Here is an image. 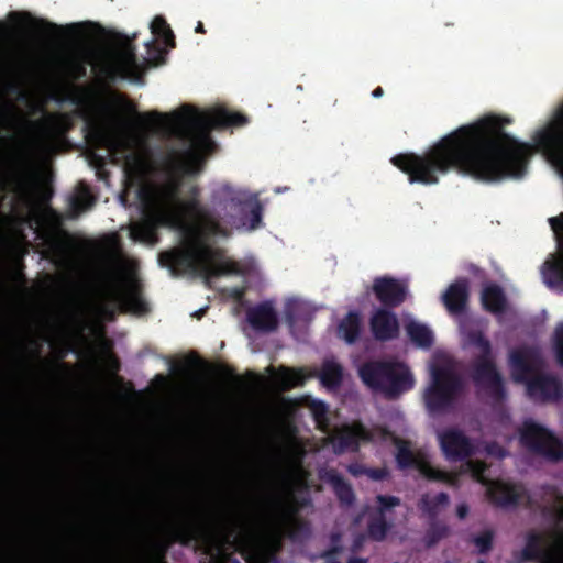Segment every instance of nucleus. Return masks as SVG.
Returning a JSON list of instances; mask_svg holds the SVG:
<instances>
[{"label":"nucleus","mask_w":563,"mask_h":563,"mask_svg":"<svg viewBox=\"0 0 563 563\" xmlns=\"http://www.w3.org/2000/svg\"><path fill=\"white\" fill-rule=\"evenodd\" d=\"M139 119L147 124L163 121L172 128L180 129L190 141V147L179 155L172 150L164 158V165L170 174L165 184L155 188L141 186L137 199L146 209L143 219L130 228L131 239L135 243L157 244V228L166 225L178 229L185 240L176 246L203 247L213 246L219 240L227 239L231 230L222 225L214 212L200 201V188L190 184L181 196L183 176L197 175L203 164V155L211 153L217 146L211 132L217 128L241 126L249 119L227 108H214L199 112L190 104H184L179 111L162 114L151 111L139 114Z\"/></svg>","instance_id":"nucleus-1"},{"label":"nucleus","mask_w":563,"mask_h":563,"mask_svg":"<svg viewBox=\"0 0 563 563\" xmlns=\"http://www.w3.org/2000/svg\"><path fill=\"white\" fill-rule=\"evenodd\" d=\"M511 122L500 115H486L461 125L443 136L422 155L398 154L391 163L406 173L411 184L435 185L452 169L474 179L496 183L520 178L534 153H542L563 179V103L552 119L536 131L532 144L506 133Z\"/></svg>","instance_id":"nucleus-2"},{"label":"nucleus","mask_w":563,"mask_h":563,"mask_svg":"<svg viewBox=\"0 0 563 563\" xmlns=\"http://www.w3.org/2000/svg\"><path fill=\"white\" fill-rule=\"evenodd\" d=\"M22 168L15 176V202L9 212L0 210V227L25 239L24 230L30 229L41 243L24 242L21 244L4 243L0 246H122L118 234H112L104 243H85L75 233L64 227V220L58 211L47 208L38 209L34 200L35 177L30 168V157L23 156ZM4 187L0 184V206L4 200Z\"/></svg>","instance_id":"nucleus-3"},{"label":"nucleus","mask_w":563,"mask_h":563,"mask_svg":"<svg viewBox=\"0 0 563 563\" xmlns=\"http://www.w3.org/2000/svg\"><path fill=\"white\" fill-rule=\"evenodd\" d=\"M311 411L318 427L336 450L355 449L362 441L382 438L397 446V461L401 467L413 466L418 468L420 474L430 479L454 483L455 474L445 473V471H439V468L433 467L427 456L421 452L415 451L409 442L401 441L384 430L367 431L360 423L345 424L333 430L327 418L328 407L322 401H312Z\"/></svg>","instance_id":"nucleus-4"},{"label":"nucleus","mask_w":563,"mask_h":563,"mask_svg":"<svg viewBox=\"0 0 563 563\" xmlns=\"http://www.w3.org/2000/svg\"><path fill=\"white\" fill-rule=\"evenodd\" d=\"M298 527L296 506L289 499H278L262 512L257 528L251 534L244 550L249 563H267L278 550L283 536H294Z\"/></svg>","instance_id":"nucleus-5"},{"label":"nucleus","mask_w":563,"mask_h":563,"mask_svg":"<svg viewBox=\"0 0 563 563\" xmlns=\"http://www.w3.org/2000/svg\"><path fill=\"white\" fill-rule=\"evenodd\" d=\"M158 263L175 275L185 273L206 276L242 274L250 277L257 271L253 263L229 261L214 249H168L159 253Z\"/></svg>","instance_id":"nucleus-6"},{"label":"nucleus","mask_w":563,"mask_h":563,"mask_svg":"<svg viewBox=\"0 0 563 563\" xmlns=\"http://www.w3.org/2000/svg\"><path fill=\"white\" fill-rule=\"evenodd\" d=\"M100 298L111 303L110 316L114 313V309L136 314L147 311V303L139 290L137 264L134 260L123 255H117L111 260Z\"/></svg>","instance_id":"nucleus-7"},{"label":"nucleus","mask_w":563,"mask_h":563,"mask_svg":"<svg viewBox=\"0 0 563 563\" xmlns=\"http://www.w3.org/2000/svg\"><path fill=\"white\" fill-rule=\"evenodd\" d=\"M509 366L514 379L523 383L532 398L547 400L560 395V383L541 375L537 356L532 351H514L509 357Z\"/></svg>","instance_id":"nucleus-8"},{"label":"nucleus","mask_w":563,"mask_h":563,"mask_svg":"<svg viewBox=\"0 0 563 563\" xmlns=\"http://www.w3.org/2000/svg\"><path fill=\"white\" fill-rule=\"evenodd\" d=\"M365 385L388 396H397L413 388L415 378L400 362H372L358 369Z\"/></svg>","instance_id":"nucleus-9"},{"label":"nucleus","mask_w":563,"mask_h":563,"mask_svg":"<svg viewBox=\"0 0 563 563\" xmlns=\"http://www.w3.org/2000/svg\"><path fill=\"white\" fill-rule=\"evenodd\" d=\"M430 384L424 393V401L430 411L443 408L461 388L452 360L444 353L435 354L430 363Z\"/></svg>","instance_id":"nucleus-10"},{"label":"nucleus","mask_w":563,"mask_h":563,"mask_svg":"<svg viewBox=\"0 0 563 563\" xmlns=\"http://www.w3.org/2000/svg\"><path fill=\"white\" fill-rule=\"evenodd\" d=\"M211 202L214 207L225 209L238 208L241 211V225L249 231L262 225L263 206L257 194L234 187L230 184H221L213 189Z\"/></svg>","instance_id":"nucleus-11"},{"label":"nucleus","mask_w":563,"mask_h":563,"mask_svg":"<svg viewBox=\"0 0 563 563\" xmlns=\"http://www.w3.org/2000/svg\"><path fill=\"white\" fill-rule=\"evenodd\" d=\"M73 102L82 106L77 114L84 120V131L88 141L101 147H108L111 153H124L125 145L109 134L106 115L109 114V108L106 104L95 103L84 97H75Z\"/></svg>","instance_id":"nucleus-12"},{"label":"nucleus","mask_w":563,"mask_h":563,"mask_svg":"<svg viewBox=\"0 0 563 563\" xmlns=\"http://www.w3.org/2000/svg\"><path fill=\"white\" fill-rule=\"evenodd\" d=\"M556 523L548 534H531L522 550L523 560L539 558L540 563H563V498L553 508Z\"/></svg>","instance_id":"nucleus-13"},{"label":"nucleus","mask_w":563,"mask_h":563,"mask_svg":"<svg viewBox=\"0 0 563 563\" xmlns=\"http://www.w3.org/2000/svg\"><path fill=\"white\" fill-rule=\"evenodd\" d=\"M100 71L109 82H115L118 79L137 81L142 77L137 48L130 37L123 36L115 48L107 54Z\"/></svg>","instance_id":"nucleus-14"},{"label":"nucleus","mask_w":563,"mask_h":563,"mask_svg":"<svg viewBox=\"0 0 563 563\" xmlns=\"http://www.w3.org/2000/svg\"><path fill=\"white\" fill-rule=\"evenodd\" d=\"M466 471L486 486L488 498L499 507H515L526 500V493L522 486L505 481H487L484 475V464L481 462L468 461Z\"/></svg>","instance_id":"nucleus-15"},{"label":"nucleus","mask_w":563,"mask_h":563,"mask_svg":"<svg viewBox=\"0 0 563 563\" xmlns=\"http://www.w3.org/2000/svg\"><path fill=\"white\" fill-rule=\"evenodd\" d=\"M38 135L31 142V147L38 153H47L60 139L74 128V119L69 113H51L43 119L30 122Z\"/></svg>","instance_id":"nucleus-16"},{"label":"nucleus","mask_w":563,"mask_h":563,"mask_svg":"<svg viewBox=\"0 0 563 563\" xmlns=\"http://www.w3.org/2000/svg\"><path fill=\"white\" fill-rule=\"evenodd\" d=\"M466 344H470L477 356H479L474 372L476 385L492 394L498 395L500 393V376L493 365L489 355V343L481 334H474L468 338Z\"/></svg>","instance_id":"nucleus-17"},{"label":"nucleus","mask_w":563,"mask_h":563,"mask_svg":"<svg viewBox=\"0 0 563 563\" xmlns=\"http://www.w3.org/2000/svg\"><path fill=\"white\" fill-rule=\"evenodd\" d=\"M519 441L527 448L551 459L563 456V443L541 426L533 421L523 422L519 432Z\"/></svg>","instance_id":"nucleus-18"},{"label":"nucleus","mask_w":563,"mask_h":563,"mask_svg":"<svg viewBox=\"0 0 563 563\" xmlns=\"http://www.w3.org/2000/svg\"><path fill=\"white\" fill-rule=\"evenodd\" d=\"M309 376L310 374H307L302 369H271L268 376H258L256 384L261 390L276 391L280 389L294 388V386L302 384L303 380Z\"/></svg>","instance_id":"nucleus-19"},{"label":"nucleus","mask_w":563,"mask_h":563,"mask_svg":"<svg viewBox=\"0 0 563 563\" xmlns=\"http://www.w3.org/2000/svg\"><path fill=\"white\" fill-rule=\"evenodd\" d=\"M438 441L444 456L450 461L463 460L473 453V444L455 429H446L438 433Z\"/></svg>","instance_id":"nucleus-20"},{"label":"nucleus","mask_w":563,"mask_h":563,"mask_svg":"<svg viewBox=\"0 0 563 563\" xmlns=\"http://www.w3.org/2000/svg\"><path fill=\"white\" fill-rule=\"evenodd\" d=\"M543 284L556 291H563V249L551 253L540 267Z\"/></svg>","instance_id":"nucleus-21"},{"label":"nucleus","mask_w":563,"mask_h":563,"mask_svg":"<svg viewBox=\"0 0 563 563\" xmlns=\"http://www.w3.org/2000/svg\"><path fill=\"white\" fill-rule=\"evenodd\" d=\"M376 297L386 305H399L407 295V284L391 277H379L375 280Z\"/></svg>","instance_id":"nucleus-22"},{"label":"nucleus","mask_w":563,"mask_h":563,"mask_svg":"<svg viewBox=\"0 0 563 563\" xmlns=\"http://www.w3.org/2000/svg\"><path fill=\"white\" fill-rule=\"evenodd\" d=\"M371 328L375 338L379 340L391 339L399 332L397 317L386 309L375 311L371 319Z\"/></svg>","instance_id":"nucleus-23"},{"label":"nucleus","mask_w":563,"mask_h":563,"mask_svg":"<svg viewBox=\"0 0 563 563\" xmlns=\"http://www.w3.org/2000/svg\"><path fill=\"white\" fill-rule=\"evenodd\" d=\"M467 300V286L460 279L451 284L441 295V301L451 314L461 313Z\"/></svg>","instance_id":"nucleus-24"},{"label":"nucleus","mask_w":563,"mask_h":563,"mask_svg":"<svg viewBox=\"0 0 563 563\" xmlns=\"http://www.w3.org/2000/svg\"><path fill=\"white\" fill-rule=\"evenodd\" d=\"M402 323L408 336L418 347H428L434 340L433 331L410 314L402 317Z\"/></svg>","instance_id":"nucleus-25"},{"label":"nucleus","mask_w":563,"mask_h":563,"mask_svg":"<svg viewBox=\"0 0 563 563\" xmlns=\"http://www.w3.org/2000/svg\"><path fill=\"white\" fill-rule=\"evenodd\" d=\"M249 320L252 325L262 330H272L277 324V318L272 306L262 305L249 312Z\"/></svg>","instance_id":"nucleus-26"},{"label":"nucleus","mask_w":563,"mask_h":563,"mask_svg":"<svg viewBox=\"0 0 563 563\" xmlns=\"http://www.w3.org/2000/svg\"><path fill=\"white\" fill-rule=\"evenodd\" d=\"M481 299L483 307L494 313H500L507 307L505 297L499 288L494 285H487L484 287Z\"/></svg>","instance_id":"nucleus-27"},{"label":"nucleus","mask_w":563,"mask_h":563,"mask_svg":"<svg viewBox=\"0 0 563 563\" xmlns=\"http://www.w3.org/2000/svg\"><path fill=\"white\" fill-rule=\"evenodd\" d=\"M361 320L360 314L349 312L344 318L339 321V336L347 342H353L360 334Z\"/></svg>","instance_id":"nucleus-28"},{"label":"nucleus","mask_w":563,"mask_h":563,"mask_svg":"<svg viewBox=\"0 0 563 563\" xmlns=\"http://www.w3.org/2000/svg\"><path fill=\"white\" fill-rule=\"evenodd\" d=\"M343 373L338 362L328 360L320 372V380L328 388H334L342 379Z\"/></svg>","instance_id":"nucleus-29"},{"label":"nucleus","mask_w":563,"mask_h":563,"mask_svg":"<svg viewBox=\"0 0 563 563\" xmlns=\"http://www.w3.org/2000/svg\"><path fill=\"white\" fill-rule=\"evenodd\" d=\"M151 30L152 33L162 38L166 45H170L172 48L175 47V35L164 16L156 15L151 23Z\"/></svg>","instance_id":"nucleus-30"},{"label":"nucleus","mask_w":563,"mask_h":563,"mask_svg":"<svg viewBox=\"0 0 563 563\" xmlns=\"http://www.w3.org/2000/svg\"><path fill=\"white\" fill-rule=\"evenodd\" d=\"M10 20L16 23V27L19 30H23L26 27V23L31 25H43L47 31L56 32L57 24H53V22H48L45 20H35L29 12H11L9 14Z\"/></svg>","instance_id":"nucleus-31"},{"label":"nucleus","mask_w":563,"mask_h":563,"mask_svg":"<svg viewBox=\"0 0 563 563\" xmlns=\"http://www.w3.org/2000/svg\"><path fill=\"white\" fill-rule=\"evenodd\" d=\"M96 202L92 192L87 187H81L70 198V207L75 213H78Z\"/></svg>","instance_id":"nucleus-32"},{"label":"nucleus","mask_w":563,"mask_h":563,"mask_svg":"<svg viewBox=\"0 0 563 563\" xmlns=\"http://www.w3.org/2000/svg\"><path fill=\"white\" fill-rule=\"evenodd\" d=\"M553 351L561 366H563V323L555 329L553 336Z\"/></svg>","instance_id":"nucleus-33"},{"label":"nucleus","mask_w":563,"mask_h":563,"mask_svg":"<svg viewBox=\"0 0 563 563\" xmlns=\"http://www.w3.org/2000/svg\"><path fill=\"white\" fill-rule=\"evenodd\" d=\"M549 223L554 233L555 242L559 247L563 246V212L555 218L549 219Z\"/></svg>","instance_id":"nucleus-34"},{"label":"nucleus","mask_w":563,"mask_h":563,"mask_svg":"<svg viewBox=\"0 0 563 563\" xmlns=\"http://www.w3.org/2000/svg\"><path fill=\"white\" fill-rule=\"evenodd\" d=\"M333 487L335 489L336 496L344 503H349L352 499V490L347 484H345L341 478L334 477Z\"/></svg>","instance_id":"nucleus-35"},{"label":"nucleus","mask_w":563,"mask_h":563,"mask_svg":"<svg viewBox=\"0 0 563 563\" xmlns=\"http://www.w3.org/2000/svg\"><path fill=\"white\" fill-rule=\"evenodd\" d=\"M69 69L71 73V76L75 79H80L87 76V68L86 65L81 62L75 60L71 62L69 65Z\"/></svg>","instance_id":"nucleus-36"},{"label":"nucleus","mask_w":563,"mask_h":563,"mask_svg":"<svg viewBox=\"0 0 563 563\" xmlns=\"http://www.w3.org/2000/svg\"><path fill=\"white\" fill-rule=\"evenodd\" d=\"M492 534L488 531L482 532L478 538L475 539V544L479 549L481 552L489 549L492 544Z\"/></svg>","instance_id":"nucleus-37"},{"label":"nucleus","mask_w":563,"mask_h":563,"mask_svg":"<svg viewBox=\"0 0 563 563\" xmlns=\"http://www.w3.org/2000/svg\"><path fill=\"white\" fill-rule=\"evenodd\" d=\"M399 504V500L394 497H378V510L382 514L384 510Z\"/></svg>","instance_id":"nucleus-38"},{"label":"nucleus","mask_w":563,"mask_h":563,"mask_svg":"<svg viewBox=\"0 0 563 563\" xmlns=\"http://www.w3.org/2000/svg\"><path fill=\"white\" fill-rule=\"evenodd\" d=\"M369 533L376 540L382 539L385 533V525L380 520L378 522L372 523L369 527Z\"/></svg>","instance_id":"nucleus-39"},{"label":"nucleus","mask_w":563,"mask_h":563,"mask_svg":"<svg viewBox=\"0 0 563 563\" xmlns=\"http://www.w3.org/2000/svg\"><path fill=\"white\" fill-rule=\"evenodd\" d=\"M487 452L489 455L495 456V457H500L504 455L501 449L497 448L496 445L488 446Z\"/></svg>","instance_id":"nucleus-40"},{"label":"nucleus","mask_w":563,"mask_h":563,"mask_svg":"<svg viewBox=\"0 0 563 563\" xmlns=\"http://www.w3.org/2000/svg\"><path fill=\"white\" fill-rule=\"evenodd\" d=\"M367 475L373 479H380L384 477V471H367Z\"/></svg>","instance_id":"nucleus-41"},{"label":"nucleus","mask_w":563,"mask_h":563,"mask_svg":"<svg viewBox=\"0 0 563 563\" xmlns=\"http://www.w3.org/2000/svg\"><path fill=\"white\" fill-rule=\"evenodd\" d=\"M467 511H468L467 506H465V505H460V506L457 507V516H459V518H460V519L465 518V517H466Z\"/></svg>","instance_id":"nucleus-42"},{"label":"nucleus","mask_w":563,"mask_h":563,"mask_svg":"<svg viewBox=\"0 0 563 563\" xmlns=\"http://www.w3.org/2000/svg\"><path fill=\"white\" fill-rule=\"evenodd\" d=\"M448 499L444 495H438L437 497L433 498V503L435 504H439V505H444L446 504Z\"/></svg>","instance_id":"nucleus-43"},{"label":"nucleus","mask_w":563,"mask_h":563,"mask_svg":"<svg viewBox=\"0 0 563 563\" xmlns=\"http://www.w3.org/2000/svg\"><path fill=\"white\" fill-rule=\"evenodd\" d=\"M422 507L428 511H432L435 508L434 506L430 505L428 498L422 500Z\"/></svg>","instance_id":"nucleus-44"},{"label":"nucleus","mask_w":563,"mask_h":563,"mask_svg":"<svg viewBox=\"0 0 563 563\" xmlns=\"http://www.w3.org/2000/svg\"><path fill=\"white\" fill-rule=\"evenodd\" d=\"M384 95V91H383V88L380 86H378L373 92H372V96L374 98H379Z\"/></svg>","instance_id":"nucleus-45"},{"label":"nucleus","mask_w":563,"mask_h":563,"mask_svg":"<svg viewBox=\"0 0 563 563\" xmlns=\"http://www.w3.org/2000/svg\"><path fill=\"white\" fill-rule=\"evenodd\" d=\"M196 33H201V34L206 33V30H205L201 21H198L196 24Z\"/></svg>","instance_id":"nucleus-46"},{"label":"nucleus","mask_w":563,"mask_h":563,"mask_svg":"<svg viewBox=\"0 0 563 563\" xmlns=\"http://www.w3.org/2000/svg\"><path fill=\"white\" fill-rule=\"evenodd\" d=\"M241 294H242V291H241V290H239V289H234V290H233V295H234L235 297L241 296Z\"/></svg>","instance_id":"nucleus-47"},{"label":"nucleus","mask_w":563,"mask_h":563,"mask_svg":"<svg viewBox=\"0 0 563 563\" xmlns=\"http://www.w3.org/2000/svg\"><path fill=\"white\" fill-rule=\"evenodd\" d=\"M349 563H364L362 560L352 559Z\"/></svg>","instance_id":"nucleus-48"},{"label":"nucleus","mask_w":563,"mask_h":563,"mask_svg":"<svg viewBox=\"0 0 563 563\" xmlns=\"http://www.w3.org/2000/svg\"><path fill=\"white\" fill-rule=\"evenodd\" d=\"M289 303H290V305H291V303L297 305L298 302H297V300H296V299H292Z\"/></svg>","instance_id":"nucleus-49"},{"label":"nucleus","mask_w":563,"mask_h":563,"mask_svg":"<svg viewBox=\"0 0 563 563\" xmlns=\"http://www.w3.org/2000/svg\"><path fill=\"white\" fill-rule=\"evenodd\" d=\"M0 29H1V30H4V29H5V26H4L3 24H1V22H0Z\"/></svg>","instance_id":"nucleus-50"}]
</instances>
